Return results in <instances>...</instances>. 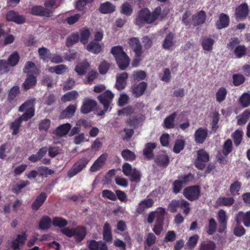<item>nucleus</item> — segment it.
<instances>
[{"label":"nucleus","instance_id":"nucleus-1","mask_svg":"<svg viewBox=\"0 0 250 250\" xmlns=\"http://www.w3.org/2000/svg\"><path fill=\"white\" fill-rule=\"evenodd\" d=\"M26 110V112L11 123V128L13 129V134L16 135L18 131L19 127L22 120L27 121L34 115V100H31L25 102L19 109L20 112H23Z\"/></svg>","mask_w":250,"mask_h":250},{"label":"nucleus","instance_id":"nucleus-2","mask_svg":"<svg viewBox=\"0 0 250 250\" xmlns=\"http://www.w3.org/2000/svg\"><path fill=\"white\" fill-rule=\"evenodd\" d=\"M161 9L157 7L155 11L151 13L148 9L143 8L138 13L136 16L135 22L138 25H142L144 23H150L154 21L161 12Z\"/></svg>","mask_w":250,"mask_h":250},{"label":"nucleus","instance_id":"nucleus-3","mask_svg":"<svg viewBox=\"0 0 250 250\" xmlns=\"http://www.w3.org/2000/svg\"><path fill=\"white\" fill-rule=\"evenodd\" d=\"M111 52L115 57L117 63L122 70L125 69L129 65L130 60L121 46L112 48Z\"/></svg>","mask_w":250,"mask_h":250},{"label":"nucleus","instance_id":"nucleus-4","mask_svg":"<svg viewBox=\"0 0 250 250\" xmlns=\"http://www.w3.org/2000/svg\"><path fill=\"white\" fill-rule=\"evenodd\" d=\"M62 232L68 237H74L77 242H81L85 237L86 229L82 226H78L75 228H65L61 229Z\"/></svg>","mask_w":250,"mask_h":250},{"label":"nucleus","instance_id":"nucleus-5","mask_svg":"<svg viewBox=\"0 0 250 250\" xmlns=\"http://www.w3.org/2000/svg\"><path fill=\"white\" fill-rule=\"evenodd\" d=\"M89 162V159L86 158H82L78 160L73 165L71 169L68 171L67 175L72 178L82 171Z\"/></svg>","mask_w":250,"mask_h":250},{"label":"nucleus","instance_id":"nucleus-6","mask_svg":"<svg viewBox=\"0 0 250 250\" xmlns=\"http://www.w3.org/2000/svg\"><path fill=\"white\" fill-rule=\"evenodd\" d=\"M123 172L125 175L129 177L130 180L132 182L138 183L141 178L140 172L136 168H133L131 166L127 163H125L122 167Z\"/></svg>","mask_w":250,"mask_h":250},{"label":"nucleus","instance_id":"nucleus-7","mask_svg":"<svg viewBox=\"0 0 250 250\" xmlns=\"http://www.w3.org/2000/svg\"><path fill=\"white\" fill-rule=\"evenodd\" d=\"M128 43L131 48L133 50L136 56L135 60L133 62V66H137V63L140 61L139 57L141 56L142 53V45L137 38H131L128 41Z\"/></svg>","mask_w":250,"mask_h":250},{"label":"nucleus","instance_id":"nucleus-8","mask_svg":"<svg viewBox=\"0 0 250 250\" xmlns=\"http://www.w3.org/2000/svg\"><path fill=\"white\" fill-rule=\"evenodd\" d=\"M200 194L199 187L196 186L185 188L183 191L184 196L190 201H194L199 198Z\"/></svg>","mask_w":250,"mask_h":250},{"label":"nucleus","instance_id":"nucleus-9","mask_svg":"<svg viewBox=\"0 0 250 250\" xmlns=\"http://www.w3.org/2000/svg\"><path fill=\"white\" fill-rule=\"evenodd\" d=\"M113 97L114 94L109 90L106 91L98 96L99 101L104 105L105 112L108 110Z\"/></svg>","mask_w":250,"mask_h":250},{"label":"nucleus","instance_id":"nucleus-10","mask_svg":"<svg viewBox=\"0 0 250 250\" xmlns=\"http://www.w3.org/2000/svg\"><path fill=\"white\" fill-rule=\"evenodd\" d=\"M235 220L237 225H240L243 222L245 227H250V210L246 212L239 211L235 215Z\"/></svg>","mask_w":250,"mask_h":250},{"label":"nucleus","instance_id":"nucleus-11","mask_svg":"<svg viewBox=\"0 0 250 250\" xmlns=\"http://www.w3.org/2000/svg\"><path fill=\"white\" fill-rule=\"evenodd\" d=\"M158 212L160 214V216L156 220V224L153 229V231L156 234L159 235L163 229V219L166 211L165 209H160Z\"/></svg>","mask_w":250,"mask_h":250},{"label":"nucleus","instance_id":"nucleus-12","mask_svg":"<svg viewBox=\"0 0 250 250\" xmlns=\"http://www.w3.org/2000/svg\"><path fill=\"white\" fill-rule=\"evenodd\" d=\"M26 239L27 236L25 233L18 235L12 243L13 250H18L22 248Z\"/></svg>","mask_w":250,"mask_h":250},{"label":"nucleus","instance_id":"nucleus-13","mask_svg":"<svg viewBox=\"0 0 250 250\" xmlns=\"http://www.w3.org/2000/svg\"><path fill=\"white\" fill-rule=\"evenodd\" d=\"M107 155L106 154L101 155L93 164L90 167V170L92 172H96L100 170L106 160Z\"/></svg>","mask_w":250,"mask_h":250},{"label":"nucleus","instance_id":"nucleus-14","mask_svg":"<svg viewBox=\"0 0 250 250\" xmlns=\"http://www.w3.org/2000/svg\"><path fill=\"white\" fill-rule=\"evenodd\" d=\"M208 134L207 129L200 127L196 130L194 134L195 141L199 144L203 143Z\"/></svg>","mask_w":250,"mask_h":250},{"label":"nucleus","instance_id":"nucleus-15","mask_svg":"<svg viewBox=\"0 0 250 250\" xmlns=\"http://www.w3.org/2000/svg\"><path fill=\"white\" fill-rule=\"evenodd\" d=\"M96 105V103L95 101L90 99H85L81 108V111L84 114L89 113L93 110Z\"/></svg>","mask_w":250,"mask_h":250},{"label":"nucleus","instance_id":"nucleus-16","mask_svg":"<svg viewBox=\"0 0 250 250\" xmlns=\"http://www.w3.org/2000/svg\"><path fill=\"white\" fill-rule=\"evenodd\" d=\"M6 19L8 21H14L18 24L23 23L25 21L23 16L19 15L13 11H10L7 12L6 15Z\"/></svg>","mask_w":250,"mask_h":250},{"label":"nucleus","instance_id":"nucleus-17","mask_svg":"<svg viewBox=\"0 0 250 250\" xmlns=\"http://www.w3.org/2000/svg\"><path fill=\"white\" fill-rule=\"evenodd\" d=\"M147 87L146 83L142 82L138 84H134L132 87V91L134 96L139 97L142 95L145 91Z\"/></svg>","mask_w":250,"mask_h":250},{"label":"nucleus","instance_id":"nucleus-18","mask_svg":"<svg viewBox=\"0 0 250 250\" xmlns=\"http://www.w3.org/2000/svg\"><path fill=\"white\" fill-rule=\"evenodd\" d=\"M31 13L35 15H41L45 17H50L53 13V11L51 10H45V8L41 6H35L32 7L31 9Z\"/></svg>","mask_w":250,"mask_h":250},{"label":"nucleus","instance_id":"nucleus-19","mask_svg":"<svg viewBox=\"0 0 250 250\" xmlns=\"http://www.w3.org/2000/svg\"><path fill=\"white\" fill-rule=\"evenodd\" d=\"M127 77L128 74L126 72L117 75L116 87L118 90H121L125 87Z\"/></svg>","mask_w":250,"mask_h":250},{"label":"nucleus","instance_id":"nucleus-20","mask_svg":"<svg viewBox=\"0 0 250 250\" xmlns=\"http://www.w3.org/2000/svg\"><path fill=\"white\" fill-rule=\"evenodd\" d=\"M206 15L205 12L200 11L192 17L191 23L193 25H197L203 23L206 20Z\"/></svg>","mask_w":250,"mask_h":250},{"label":"nucleus","instance_id":"nucleus-21","mask_svg":"<svg viewBox=\"0 0 250 250\" xmlns=\"http://www.w3.org/2000/svg\"><path fill=\"white\" fill-rule=\"evenodd\" d=\"M229 22V18L228 15L224 13L219 15L218 20L216 22V25L218 29H222L228 26Z\"/></svg>","mask_w":250,"mask_h":250},{"label":"nucleus","instance_id":"nucleus-22","mask_svg":"<svg viewBox=\"0 0 250 250\" xmlns=\"http://www.w3.org/2000/svg\"><path fill=\"white\" fill-rule=\"evenodd\" d=\"M153 204L154 201L152 199L146 198L139 204L137 211L139 213H142L146 209L151 208Z\"/></svg>","mask_w":250,"mask_h":250},{"label":"nucleus","instance_id":"nucleus-23","mask_svg":"<svg viewBox=\"0 0 250 250\" xmlns=\"http://www.w3.org/2000/svg\"><path fill=\"white\" fill-rule=\"evenodd\" d=\"M47 195L44 193H41L39 196L37 197L35 201L33 202L31 208L34 210H37L42 205L46 199Z\"/></svg>","mask_w":250,"mask_h":250},{"label":"nucleus","instance_id":"nucleus-24","mask_svg":"<svg viewBox=\"0 0 250 250\" xmlns=\"http://www.w3.org/2000/svg\"><path fill=\"white\" fill-rule=\"evenodd\" d=\"M116 7L110 2H105L102 3L99 7L100 11L103 14H110L114 12Z\"/></svg>","mask_w":250,"mask_h":250},{"label":"nucleus","instance_id":"nucleus-25","mask_svg":"<svg viewBox=\"0 0 250 250\" xmlns=\"http://www.w3.org/2000/svg\"><path fill=\"white\" fill-rule=\"evenodd\" d=\"M76 108L77 107L75 105L71 104L69 105L65 110L61 112L60 117L62 119L71 117L74 115Z\"/></svg>","mask_w":250,"mask_h":250},{"label":"nucleus","instance_id":"nucleus-26","mask_svg":"<svg viewBox=\"0 0 250 250\" xmlns=\"http://www.w3.org/2000/svg\"><path fill=\"white\" fill-rule=\"evenodd\" d=\"M86 50L94 54H99L102 49L101 45L95 41L90 42L86 46Z\"/></svg>","mask_w":250,"mask_h":250},{"label":"nucleus","instance_id":"nucleus-27","mask_svg":"<svg viewBox=\"0 0 250 250\" xmlns=\"http://www.w3.org/2000/svg\"><path fill=\"white\" fill-rule=\"evenodd\" d=\"M248 13V7L247 4L243 3L236 10L237 17L240 19L245 18Z\"/></svg>","mask_w":250,"mask_h":250},{"label":"nucleus","instance_id":"nucleus-28","mask_svg":"<svg viewBox=\"0 0 250 250\" xmlns=\"http://www.w3.org/2000/svg\"><path fill=\"white\" fill-rule=\"evenodd\" d=\"M214 43V40L208 38L203 39L201 42L203 49L207 51H210L212 50Z\"/></svg>","mask_w":250,"mask_h":250},{"label":"nucleus","instance_id":"nucleus-29","mask_svg":"<svg viewBox=\"0 0 250 250\" xmlns=\"http://www.w3.org/2000/svg\"><path fill=\"white\" fill-rule=\"evenodd\" d=\"M186 203L184 199L172 200L168 206V209L171 212H175L177 209L181 206L182 204Z\"/></svg>","mask_w":250,"mask_h":250},{"label":"nucleus","instance_id":"nucleus-30","mask_svg":"<svg viewBox=\"0 0 250 250\" xmlns=\"http://www.w3.org/2000/svg\"><path fill=\"white\" fill-rule=\"evenodd\" d=\"M70 124L66 123L59 126L56 130V134L57 135L62 136L65 135L71 128Z\"/></svg>","mask_w":250,"mask_h":250},{"label":"nucleus","instance_id":"nucleus-31","mask_svg":"<svg viewBox=\"0 0 250 250\" xmlns=\"http://www.w3.org/2000/svg\"><path fill=\"white\" fill-rule=\"evenodd\" d=\"M173 40V35L172 33L168 34L166 37L163 43V46L164 48L167 50L171 49L174 45Z\"/></svg>","mask_w":250,"mask_h":250},{"label":"nucleus","instance_id":"nucleus-32","mask_svg":"<svg viewBox=\"0 0 250 250\" xmlns=\"http://www.w3.org/2000/svg\"><path fill=\"white\" fill-rule=\"evenodd\" d=\"M36 83V79L33 75H27V77L26 79L25 82L23 83V86L25 89H28Z\"/></svg>","mask_w":250,"mask_h":250},{"label":"nucleus","instance_id":"nucleus-33","mask_svg":"<svg viewBox=\"0 0 250 250\" xmlns=\"http://www.w3.org/2000/svg\"><path fill=\"white\" fill-rule=\"evenodd\" d=\"M79 96L78 93L75 91H71L66 93L62 97V101L63 102L73 101L77 99Z\"/></svg>","mask_w":250,"mask_h":250},{"label":"nucleus","instance_id":"nucleus-34","mask_svg":"<svg viewBox=\"0 0 250 250\" xmlns=\"http://www.w3.org/2000/svg\"><path fill=\"white\" fill-rule=\"evenodd\" d=\"M234 202V199L232 197H220L217 200V204L219 206H230Z\"/></svg>","mask_w":250,"mask_h":250},{"label":"nucleus","instance_id":"nucleus-35","mask_svg":"<svg viewBox=\"0 0 250 250\" xmlns=\"http://www.w3.org/2000/svg\"><path fill=\"white\" fill-rule=\"evenodd\" d=\"M239 102L243 107H247L250 104V92H245L239 98Z\"/></svg>","mask_w":250,"mask_h":250},{"label":"nucleus","instance_id":"nucleus-36","mask_svg":"<svg viewBox=\"0 0 250 250\" xmlns=\"http://www.w3.org/2000/svg\"><path fill=\"white\" fill-rule=\"evenodd\" d=\"M250 117V111L245 110L241 115L237 117V124L241 125H245Z\"/></svg>","mask_w":250,"mask_h":250},{"label":"nucleus","instance_id":"nucleus-37","mask_svg":"<svg viewBox=\"0 0 250 250\" xmlns=\"http://www.w3.org/2000/svg\"><path fill=\"white\" fill-rule=\"evenodd\" d=\"M52 223L51 219L45 216L42 217L39 224V227L42 229H47L50 228Z\"/></svg>","mask_w":250,"mask_h":250},{"label":"nucleus","instance_id":"nucleus-38","mask_svg":"<svg viewBox=\"0 0 250 250\" xmlns=\"http://www.w3.org/2000/svg\"><path fill=\"white\" fill-rule=\"evenodd\" d=\"M133 12V8L132 5L128 3L125 2L123 3L121 7V13L126 16H130Z\"/></svg>","mask_w":250,"mask_h":250},{"label":"nucleus","instance_id":"nucleus-39","mask_svg":"<svg viewBox=\"0 0 250 250\" xmlns=\"http://www.w3.org/2000/svg\"><path fill=\"white\" fill-rule=\"evenodd\" d=\"M80 35V42L83 44H86L87 42L90 35V30L88 28L83 29L81 30Z\"/></svg>","mask_w":250,"mask_h":250},{"label":"nucleus","instance_id":"nucleus-40","mask_svg":"<svg viewBox=\"0 0 250 250\" xmlns=\"http://www.w3.org/2000/svg\"><path fill=\"white\" fill-rule=\"evenodd\" d=\"M37 71L35 65L33 62H28L25 64L24 72L27 73V75L36 74Z\"/></svg>","mask_w":250,"mask_h":250},{"label":"nucleus","instance_id":"nucleus-41","mask_svg":"<svg viewBox=\"0 0 250 250\" xmlns=\"http://www.w3.org/2000/svg\"><path fill=\"white\" fill-rule=\"evenodd\" d=\"M88 66L89 63L86 61H85L78 64L76 66L75 70L78 74L83 75L85 73Z\"/></svg>","mask_w":250,"mask_h":250},{"label":"nucleus","instance_id":"nucleus-42","mask_svg":"<svg viewBox=\"0 0 250 250\" xmlns=\"http://www.w3.org/2000/svg\"><path fill=\"white\" fill-rule=\"evenodd\" d=\"M176 116V113L174 112L165 119L164 124L166 128H171L174 127V120Z\"/></svg>","mask_w":250,"mask_h":250},{"label":"nucleus","instance_id":"nucleus-43","mask_svg":"<svg viewBox=\"0 0 250 250\" xmlns=\"http://www.w3.org/2000/svg\"><path fill=\"white\" fill-rule=\"evenodd\" d=\"M66 66L63 64H60L54 67H49L48 71L50 72H55L57 74H62L66 70Z\"/></svg>","mask_w":250,"mask_h":250},{"label":"nucleus","instance_id":"nucleus-44","mask_svg":"<svg viewBox=\"0 0 250 250\" xmlns=\"http://www.w3.org/2000/svg\"><path fill=\"white\" fill-rule=\"evenodd\" d=\"M200 250H215V244L211 241L203 242L200 246Z\"/></svg>","mask_w":250,"mask_h":250},{"label":"nucleus","instance_id":"nucleus-45","mask_svg":"<svg viewBox=\"0 0 250 250\" xmlns=\"http://www.w3.org/2000/svg\"><path fill=\"white\" fill-rule=\"evenodd\" d=\"M19 60V56L17 52L13 53L8 58L7 63L10 66H15Z\"/></svg>","mask_w":250,"mask_h":250},{"label":"nucleus","instance_id":"nucleus-46","mask_svg":"<svg viewBox=\"0 0 250 250\" xmlns=\"http://www.w3.org/2000/svg\"><path fill=\"white\" fill-rule=\"evenodd\" d=\"M79 40H80L79 35L78 33H73L67 37V45L70 46L77 42Z\"/></svg>","mask_w":250,"mask_h":250},{"label":"nucleus","instance_id":"nucleus-47","mask_svg":"<svg viewBox=\"0 0 250 250\" xmlns=\"http://www.w3.org/2000/svg\"><path fill=\"white\" fill-rule=\"evenodd\" d=\"M227 91L224 87H221L219 89L216 94V100L220 103L224 101L226 97Z\"/></svg>","mask_w":250,"mask_h":250},{"label":"nucleus","instance_id":"nucleus-48","mask_svg":"<svg viewBox=\"0 0 250 250\" xmlns=\"http://www.w3.org/2000/svg\"><path fill=\"white\" fill-rule=\"evenodd\" d=\"M52 224L54 226L62 228L67 225V221L61 217H55L52 221Z\"/></svg>","mask_w":250,"mask_h":250},{"label":"nucleus","instance_id":"nucleus-49","mask_svg":"<svg viewBox=\"0 0 250 250\" xmlns=\"http://www.w3.org/2000/svg\"><path fill=\"white\" fill-rule=\"evenodd\" d=\"M156 147V144L152 143H147L144 150V153L145 155L150 158L151 156L152 150Z\"/></svg>","mask_w":250,"mask_h":250},{"label":"nucleus","instance_id":"nucleus-50","mask_svg":"<svg viewBox=\"0 0 250 250\" xmlns=\"http://www.w3.org/2000/svg\"><path fill=\"white\" fill-rule=\"evenodd\" d=\"M218 220L219 223L223 227L226 226L227 223V215L226 211L223 209H221L218 213Z\"/></svg>","mask_w":250,"mask_h":250},{"label":"nucleus","instance_id":"nucleus-51","mask_svg":"<svg viewBox=\"0 0 250 250\" xmlns=\"http://www.w3.org/2000/svg\"><path fill=\"white\" fill-rule=\"evenodd\" d=\"M156 237L152 233H149L146 238V246H145V249H148L150 246L154 244L156 242Z\"/></svg>","mask_w":250,"mask_h":250},{"label":"nucleus","instance_id":"nucleus-52","mask_svg":"<svg viewBox=\"0 0 250 250\" xmlns=\"http://www.w3.org/2000/svg\"><path fill=\"white\" fill-rule=\"evenodd\" d=\"M184 146L185 141L182 139L177 140L175 142L173 147V151L175 153H178L184 149Z\"/></svg>","mask_w":250,"mask_h":250},{"label":"nucleus","instance_id":"nucleus-53","mask_svg":"<svg viewBox=\"0 0 250 250\" xmlns=\"http://www.w3.org/2000/svg\"><path fill=\"white\" fill-rule=\"evenodd\" d=\"M122 157L127 161H132L135 159L136 156L135 154L128 149L124 150L122 152Z\"/></svg>","mask_w":250,"mask_h":250},{"label":"nucleus","instance_id":"nucleus-54","mask_svg":"<svg viewBox=\"0 0 250 250\" xmlns=\"http://www.w3.org/2000/svg\"><path fill=\"white\" fill-rule=\"evenodd\" d=\"M243 132L242 130H237L233 134V138L234 140V144L236 146H238L242 140Z\"/></svg>","mask_w":250,"mask_h":250},{"label":"nucleus","instance_id":"nucleus-55","mask_svg":"<svg viewBox=\"0 0 250 250\" xmlns=\"http://www.w3.org/2000/svg\"><path fill=\"white\" fill-rule=\"evenodd\" d=\"M246 51V48L244 45H238L234 49V52L236 57L241 58L243 56Z\"/></svg>","mask_w":250,"mask_h":250},{"label":"nucleus","instance_id":"nucleus-56","mask_svg":"<svg viewBox=\"0 0 250 250\" xmlns=\"http://www.w3.org/2000/svg\"><path fill=\"white\" fill-rule=\"evenodd\" d=\"M198 160L199 161L207 162L209 160L208 154L203 150H199L197 152Z\"/></svg>","mask_w":250,"mask_h":250},{"label":"nucleus","instance_id":"nucleus-57","mask_svg":"<svg viewBox=\"0 0 250 250\" xmlns=\"http://www.w3.org/2000/svg\"><path fill=\"white\" fill-rule=\"evenodd\" d=\"M29 183L28 181H22L20 183L17 184L13 188L12 190L15 193H19L21 190L28 185Z\"/></svg>","mask_w":250,"mask_h":250},{"label":"nucleus","instance_id":"nucleus-58","mask_svg":"<svg viewBox=\"0 0 250 250\" xmlns=\"http://www.w3.org/2000/svg\"><path fill=\"white\" fill-rule=\"evenodd\" d=\"M232 150V142L230 140H228L224 145L223 153L225 155H228Z\"/></svg>","mask_w":250,"mask_h":250},{"label":"nucleus","instance_id":"nucleus-59","mask_svg":"<svg viewBox=\"0 0 250 250\" xmlns=\"http://www.w3.org/2000/svg\"><path fill=\"white\" fill-rule=\"evenodd\" d=\"M103 242L91 240L89 242L88 247L90 250H99L100 246H102Z\"/></svg>","mask_w":250,"mask_h":250},{"label":"nucleus","instance_id":"nucleus-60","mask_svg":"<svg viewBox=\"0 0 250 250\" xmlns=\"http://www.w3.org/2000/svg\"><path fill=\"white\" fill-rule=\"evenodd\" d=\"M184 186V184L179 179L174 181L173 184V192L175 193L179 192Z\"/></svg>","mask_w":250,"mask_h":250},{"label":"nucleus","instance_id":"nucleus-61","mask_svg":"<svg viewBox=\"0 0 250 250\" xmlns=\"http://www.w3.org/2000/svg\"><path fill=\"white\" fill-rule=\"evenodd\" d=\"M102 195L104 197L113 201H115L117 198L116 194L112 191L107 189L104 190L102 192Z\"/></svg>","mask_w":250,"mask_h":250},{"label":"nucleus","instance_id":"nucleus-62","mask_svg":"<svg viewBox=\"0 0 250 250\" xmlns=\"http://www.w3.org/2000/svg\"><path fill=\"white\" fill-rule=\"evenodd\" d=\"M157 161L160 166H166L169 162V158L166 155H161L158 157Z\"/></svg>","mask_w":250,"mask_h":250},{"label":"nucleus","instance_id":"nucleus-63","mask_svg":"<svg viewBox=\"0 0 250 250\" xmlns=\"http://www.w3.org/2000/svg\"><path fill=\"white\" fill-rule=\"evenodd\" d=\"M216 229V223L214 219H210L209 220L208 229V233L211 235L212 234Z\"/></svg>","mask_w":250,"mask_h":250},{"label":"nucleus","instance_id":"nucleus-64","mask_svg":"<svg viewBox=\"0 0 250 250\" xmlns=\"http://www.w3.org/2000/svg\"><path fill=\"white\" fill-rule=\"evenodd\" d=\"M241 187V183L236 181L232 184L230 187V191L232 195H235L239 191Z\"/></svg>","mask_w":250,"mask_h":250}]
</instances>
